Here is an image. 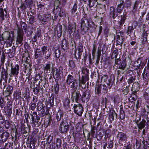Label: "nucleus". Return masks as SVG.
I'll list each match as a JSON object with an SVG mask.
<instances>
[{"instance_id": "obj_1", "label": "nucleus", "mask_w": 149, "mask_h": 149, "mask_svg": "<svg viewBox=\"0 0 149 149\" xmlns=\"http://www.w3.org/2000/svg\"><path fill=\"white\" fill-rule=\"evenodd\" d=\"M70 123H68V121L66 120H62L59 126V130L60 132L65 134L69 130L70 127Z\"/></svg>"}, {"instance_id": "obj_2", "label": "nucleus", "mask_w": 149, "mask_h": 149, "mask_svg": "<svg viewBox=\"0 0 149 149\" xmlns=\"http://www.w3.org/2000/svg\"><path fill=\"white\" fill-rule=\"evenodd\" d=\"M77 79H75L73 76L70 74L68 75L66 80V83L67 84L69 85L72 83L71 86V88H74V89H77Z\"/></svg>"}, {"instance_id": "obj_3", "label": "nucleus", "mask_w": 149, "mask_h": 149, "mask_svg": "<svg viewBox=\"0 0 149 149\" xmlns=\"http://www.w3.org/2000/svg\"><path fill=\"white\" fill-rule=\"evenodd\" d=\"M18 28L17 30V36L16 38V44H21L22 45L23 44L22 42L23 39V36L24 33L23 30L19 27L18 24H17Z\"/></svg>"}, {"instance_id": "obj_4", "label": "nucleus", "mask_w": 149, "mask_h": 149, "mask_svg": "<svg viewBox=\"0 0 149 149\" xmlns=\"http://www.w3.org/2000/svg\"><path fill=\"white\" fill-rule=\"evenodd\" d=\"M81 30L83 34L86 33L88 30L89 26V22L88 20L85 17L83 18L81 20Z\"/></svg>"}, {"instance_id": "obj_5", "label": "nucleus", "mask_w": 149, "mask_h": 149, "mask_svg": "<svg viewBox=\"0 0 149 149\" xmlns=\"http://www.w3.org/2000/svg\"><path fill=\"white\" fill-rule=\"evenodd\" d=\"M74 113L79 116H81L83 111V107L81 104H74L73 106Z\"/></svg>"}, {"instance_id": "obj_6", "label": "nucleus", "mask_w": 149, "mask_h": 149, "mask_svg": "<svg viewBox=\"0 0 149 149\" xmlns=\"http://www.w3.org/2000/svg\"><path fill=\"white\" fill-rule=\"evenodd\" d=\"M19 66L18 64H16L15 66L13 68H12L10 70V73L9 75L11 77H13V76H17L19 73Z\"/></svg>"}, {"instance_id": "obj_7", "label": "nucleus", "mask_w": 149, "mask_h": 149, "mask_svg": "<svg viewBox=\"0 0 149 149\" xmlns=\"http://www.w3.org/2000/svg\"><path fill=\"white\" fill-rule=\"evenodd\" d=\"M102 80L104 81V82L108 86H112L113 84V82L112 81L111 77L109 78L107 75H104V76L102 77Z\"/></svg>"}, {"instance_id": "obj_8", "label": "nucleus", "mask_w": 149, "mask_h": 149, "mask_svg": "<svg viewBox=\"0 0 149 149\" xmlns=\"http://www.w3.org/2000/svg\"><path fill=\"white\" fill-rule=\"evenodd\" d=\"M116 137L119 141L121 142H124L126 141L127 139L126 134L122 132H118Z\"/></svg>"}, {"instance_id": "obj_9", "label": "nucleus", "mask_w": 149, "mask_h": 149, "mask_svg": "<svg viewBox=\"0 0 149 149\" xmlns=\"http://www.w3.org/2000/svg\"><path fill=\"white\" fill-rule=\"evenodd\" d=\"M91 92L89 90H87L83 93L82 96V100L85 102H87L89 100L91 97Z\"/></svg>"}, {"instance_id": "obj_10", "label": "nucleus", "mask_w": 149, "mask_h": 149, "mask_svg": "<svg viewBox=\"0 0 149 149\" xmlns=\"http://www.w3.org/2000/svg\"><path fill=\"white\" fill-rule=\"evenodd\" d=\"M109 16L112 17L113 19H115L117 16V13L116 11L115 8L113 6L110 7L109 11Z\"/></svg>"}, {"instance_id": "obj_11", "label": "nucleus", "mask_w": 149, "mask_h": 149, "mask_svg": "<svg viewBox=\"0 0 149 149\" xmlns=\"http://www.w3.org/2000/svg\"><path fill=\"white\" fill-rule=\"evenodd\" d=\"M73 98L76 102L79 100L81 98V95L79 91L73 93L72 95Z\"/></svg>"}, {"instance_id": "obj_12", "label": "nucleus", "mask_w": 149, "mask_h": 149, "mask_svg": "<svg viewBox=\"0 0 149 149\" xmlns=\"http://www.w3.org/2000/svg\"><path fill=\"white\" fill-rule=\"evenodd\" d=\"M142 61V57H140L137 60L134 62V67H136V69H138L140 68Z\"/></svg>"}, {"instance_id": "obj_13", "label": "nucleus", "mask_w": 149, "mask_h": 149, "mask_svg": "<svg viewBox=\"0 0 149 149\" xmlns=\"http://www.w3.org/2000/svg\"><path fill=\"white\" fill-rule=\"evenodd\" d=\"M2 38L6 40H10V39L11 36L9 32L6 31L4 32L2 34Z\"/></svg>"}, {"instance_id": "obj_14", "label": "nucleus", "mask_w": 149, "mask_h": 149, "mask_svg": "<svg viewBox=\"0 0 149 149\" xmlns=\"http://www.w3.org/2000/svg\"><path fill=\"white\" fill-rule=\"evenodd\" d=\"M9 134L7 132H3L1 136L2 140L3 142H5L9 137Z\"/></svg>"}, {"instance_id": "obj_15", "label": "nucleus", "mask_w": 149, "mask_h": 149, "mask_svg": "<svg viewBox=\"0 0 149 149\" xmlns=\"http://www.w3.org/2000/svg\"><path fill=\"white\" fill-rule=\"evenodd\" d=\"M124 3L123 0H121L120 4L118 6L117 10L118 13H121V11L123 10L124 6H123V5Z\"/></svg>"}, {"instance_id": "obj_16", "label": "nucleus", "mask_w": 149, "mask_h": 149, "mask_svg": "<svg viewBox=\"0 0 149 149\" xmlns=\"http://www.w3.org/2000/svg\"><path fill=\"white\" fill-rule=\"evenodd\" d=\"M51 64H48L45 65H43V69L45 73H49L50 71Z\"/></svg>"}, {"instance_id": "obj_17", "label": "nucleus", "mask_w": 149, "mask_h": 149, "mask_svg": "<svg viewBox=\"0 0 149 149\" xmlns=\"http://www.w3.org/2000/svg\"><path fill=\"white\" fill-rule=\"evenodd\" d=\"M146 122V120L144 119H143L139 124H137V126L139 130H141L145 127Z\"/></svg>"}, {"instance_id": "obj_18", "label": "nucleus", "mask_w": 149, "mask_h": 149, "mask_svg": "<svg viewBox=\"0 0 149 149\" xmlns=\"http://www.w3.org/2000/svg\"><path fill=\"white\" fill-rule=\"evenodd\" d=\"M123 36H120L119 35L117 36V42L118 45L122 44L123 42Z\"/></svg>"}, {"instance_id": "obj_19", "label": "nucleus", "mask_w": 149, "mask_h": 149, "mask_svg": "<svg viewBox=\"0 0 149 149\" xmlns=\"http://www.w3.org/2000/svg\"><path fill=\"white\" fill-rule=\"evenodd\" d=\"M63 115V112L61 111H58L56 115V119L58 121H60Z\"/></svg>"}, {"instance_id": "obj_20", "label": "nucleus", "mask_w": 149, "mask_h": 149, "mask_svg": "<svg viewBox=\"0 0 149 149\" xmlns=\"http://www.w3.org/2000/svg\"><path fill=\"white\" fill-rule=\"evenodd\" d=\"M121 19L119 22V23L120 26H122L124 23L126 19L125 16L124 15H121Z\"/></svg>"}, {"instance_id": "obj_21", "label": "nucleus", "mask_w": 149, "mask_h": 149, "mask_svg": "<svg viewBox=\"0 0 149 149\" xmlns=\"http://www.w3.org/2000/svg\"><path fill=\"white\" fill-rule=\"evenodd\" d=\"M57 10L58 11L59 10H60L59 12L58 13V15L60 17H62L64 15L65 13L63 10L61 9L58 6H57L56 8L54 10V11Z\"/></svg>"}, {"instance_id": "obj_22", "label": "nucleus", "mask_w": 149, "mask_h": 149, "mask_svg": "<svg viewBox=\"0 0 149 149\" xmlns=\"http://www.w3.org/2000/svg\"><path fill=\"white\" fill-rule=\"evenodd\" d=\"M117 115L115 111L113 112H112L109 115L110 118L111 120H113L117 118Z\"/></svg>"}, {"instance_id": "obj_23", "label": "nucleus", "mask_w": 149, "mask_h": 149, "mask_svg": "<svg viewBox=\"0 0 149 149\" xmlns=\"http://www.w3.org/2000/svg\"><path fill=\"white\" fill-rule=\"evenodd\" d=\"M134 30L133 26H129L128 27L127 33V35L130 36Z\"/></svg>"}, {"instance_id": "obj_24", "label": "nucleus", "mask_w": 149, "mask_h": 149, "mask_svg": "<svg viewBox=\"0 0 149 149\" xmlns=\"http://www.w3.org/2000/svg\"><path fill=\"white\" fill-rule=\"evenodd\" d=\"M62 141L59 138H58L56 139V144L57 148H60L61 145Z\"/></svg>"}, {"instance_id": "obj_25", "label": "nucleus", "mask_w": 149, "mask_h": 149, "mask_svg": "<svg viewBox=\"0 0 149 149\" xmlns=\"http://www.w3.org/2000/svg\"><path fill=\"white\" fill-rule=\"evenodd\" d=\"M48 51L49 52V51L47 46H44L41 48V52L43 54L47 52Z\"/></svg>"}, {"instance_id": "obj_26", "label": "nucleus", "mask_w": 149, "mask_h": 149, "mask_svg": "<svg viewBox=\"0 0 149 149\" xmlns=\"http://www.w3.org/2000/svg\"><path fill=\"white\" fill-rule=\"evenodd\" d=\"M101 88L100 85H98L96 86L95 88V93L99 94L101 93Z\"/></svg>"}, {"instance_id": "obj_27", "label": "nucleus", "mask_w": 149, "mask_h": 149, "mask_svg": "<svg viewBox=\"0 0 149 149\" xmlns=\"http://www.w3.org/2000/svg\"><path fill=\"white\" fill-rule=\"evenodd\" d=\"M51 53L50 52H47L43 54V57L46 59H48L50 57L51 55Z\"/></svg>"}, {"instance_id": "obj_28", "label": "nucleus", "mask_w": 149, "mask_h": 149, "mask_svg": "<svg viewBox=\"0 0 149 149\" xmlns=\"http://www.w3.org/2000/svg\"><path fill=\"white\" fill-rule=\"evenodd\" d=\"M5 14L3 8H0V16L2 20H3L4 19Z\"/></svg>"}, {"instance_id": "obj_29", "label": "nucleus", "mask_w": 149, "mask_h": 149, "mask_svg": "<svg viewBox=\"0 0 149 149\" xmlns=\"http://www.w3.org/2000/svg\"><path fill=\"white\" fill-rule=\"evenodd\" d=\"M57 36L58 38L61 37L62 33V29L61 27H59L58 29H57Z\"/></svg>"}, {"instance_id": "obj_30", "label": "nucleus", "mask_w": 149, "mask_h": 149, "mask_svg": "<svg viewBox=\"0 0 149 149\" xmlns=\"http://www.w3.org/2000/svg\"><path fill=\"white\" fill-rule=\"evenodd\" d=\"M126 64L125 61H123L122 62L120 66H119V68L124 70L126 67Z\"/></svg>"}, {"instance_id": "obj_31", "label": "nucleus", "mask_w": 149, "mask_h": 149, "mask_svg": "<svg viewBox=\"0 0 149 149\" xmlns=\"http://www.w3.org/2000/svg\"><path fill=\"white\" fill-rule=\"evenodd\" d=\"M6 90L8 93V95H10L13 93V87L11 86H9L6 88Z\"/></svg>"}, {"instance_id": "obj_32", "label": "nucleus", "mask_w": 149, "mask_h": 149, "mask_svg": "<svg viewBox=\"0 0 149 149\" xmlns=\"http://www.w3.org/2000/svg\"><path fill=\"white\" fill-rule=\"evenodd\" d=\"M35 18L32 15H30L29 20V22L30 24H32L33 23L35 22Z\"/></svg>"}, {"instance_id": "obj_33", "label": "nucleus", "mask_w": 149, "mask_h": 149, "mask_svg": "<svg viewBox=\"0 0 149 149\" xmlns=\"http://www.w3.org/2000/svg\"><path fill=\"white\" fill-rule=\"evenodd\" d=\"M55 57L57 58H58L61 55V51L59 49H56L55 50Z\"/></svg>"}, {"instance_id": "obj_34", "label": "nucleus", "mask_w": 149, "mask_h": 149, "mask_svg": "<svg viewBox=\"0 0 149 149\" xmlns=\"http://www.w3.org/2000/svg\"><path fill=\"white\" fill-rule=\"evenodd\" d=\"M87 79L86 77L82 76V77L81 79L79 80L80 83L83 84H85L87 81Z\"/></svg>"}, {"instance_id": "obj_35", "label": "nucleus", "mask_w": 149, "mask_h": 149, "mask_svg": "<svg viewBox=\"0 0 149 149\" xmlns=\"http://www.w3.org/2000/svg\"><path fill=\"white\" fill-rule=\"evenodd\" d=\"M77 49L79 53L83 52V45L81 43L79 44L78 46L77 47Z\"/></svg>"}, {"instance_id": "obj_36", "label": "nucleus", "mask_w": 149, "mask_h": 149, "mask_svg": "<svg viewBox=\"0 0 149 149\" xmlns=\"http://www.w3.org/2000/svg\"><path fill=\"white\" fill-rule=\"evenodd\" d=\"M54 92H55L56 94H57L59 90V86L58 84H56L54 86Z\"/></svg>"}, {"instance_id": "obj_37", "label": "nucleus", "mask_w": 149, "mask_h": 149, "mask_svg": "<svg viewBox=\"0 0 149 149\" xmlns=\"http://www.w3.org/2000/svg\"><path fill=\"white\" fill-rule=\"evenodd\" d=\"M69 66L72 68H74L75 67V65L73 61H69Z\"/></svg>"}, {"instance_id": "obj_38", "label": "nucleus", "mask_w": 149, "mask_h": 149, "mask_svg": "<svg viewBox=\"0 0 149 149\" xmlns=\"http://www.w3.org/2000/svg\"><path fill=\"white\" fill-rule=\"evenodd\" d=\"M53 136H51V135L49 136L46 139L47 141V142L48 143V144L51 143L53 140Z\"/></svg>"}, {"instance_id": "obj_39", "label": "nucleus", "mask_w": 149, "mask_h": 149, "mask_svg": "<svg viewBox=\"0 0 149 149\" xmlns=\"http://www.w3.org/2000/svg\"><path fill=\"white\" fill-rule=\"evenodd\" d=\"M20 24L21 26V27L24 29V30H26V29L27 24L24 22H23L22 21L20 22Z\"/></svg>"}, {"instance_id": "obj_40", "label": "nucleus", "mask_w": 149, "mask_h": 149, "mask_svg": "<svg viewBox=\"0 0 149 149\" xmlns=\"http://www.w3.org/2000/svg\"><path fill=\"white\" fill-rule=\"evenodd\" d=\"M147 34L146 33H144L143 34V36L142 38L143 39L142 41L143 42H145L147 40Z\"/></svg>"}, {"instance_id": "obj_41", "label": "nucleus", "mask_w": 149, "mask_h": 149, "mask_svg": "<svg viewBox=\"0 0 149 149\" xmlns=\"http://www.w3.org/2000/svg\"><path fill=\"white\" fill-rule=\"evenodd\" d=\"M96 47L95 46V45L94 44L93 48L92 51V54L93 56V58L95 57V53L96 52Z\"/></svg>"}, {"instance_id": "obj_42", "label": "nucleus", "mask_w": 149, "mask_h": 149, "mask_svg": "<svg viewBox=\"0 0 149 149\" xmlns=\"http://www.w3.org/2000/svg\"><path fill=\"white\" fill-rule=\"evenodd\" d=\"M118 55V50H115L113 52L112 55V57H113V58H116L117 56Z\"/></svg>"}, {"instance_id": "obj_43", "label": "nucleus", "mask_w": 149, "mask_h": 149, "mask_svg": "<svg viewBox=\"0 0 149 149\" xmlns=\"http://www.w3.org/2000/svg\"><path fill=\"white\" fill-rule=\"evenodd\" d=\"M4 99L3 98L1 97L0 98V107L1 108H3L4 106Z\"/></svg>"}, {"instance_id": "obj_44", "label": "nucleus", "mask_w": 149, "mask_h": 149, "mask_svg": "<svg viewBox=\"0 0 149 149\" xmlns=\"http://www.w3.org/2000/svg\"><path fill=\"white\" fill-rule=\"evenodd\" d=\"M131 2L130 0H126L125 2V6L127 7H130L131 5Z\"/></svg>"}, {"instance_id": "obj_45", "label": "nucleus", "mask_w": 149, "mask_h": 149, "mask_svg": "<svg viewBox=\"0 0 149 149\" xmlns=\"http://www.w3.org/2000/svg\"><path fill=\"white\" fill-rule=\"evenodd\" d=\"M40 51L38 50V49H36L35 54V57L36 58H38L40 55Z\"/></svg>"}, {"instance_id": "obj_46", "label": "nucleus", "mask_w": 149, "mask_h": 149, "mask_svg": "<svg viewBox=\"0 0 149 149\" xmlns=\"http://www.w3.org/2000/svg\"><path fill=\"white\" fill-rule=\"evenodd\" d=\"M37 116L36 112H34L33 113V114L32 115V121H34L35 119H36V118L37 117Z\"/></svg>"}, {"instance_id": "obj_47", "label": "nucleus", "mask_w": 149, "mask_h": 149, "mask_svg": "<svg viewBox=\"0 0 149 149\" xmlns=\"http://www.w3.org/2000/svg\"><path fill=\"white\" fill-rule=\"evenodd\" d=\"M77 10V4L75 3L72 9V13H74Z\"/></svg>"}, {"instance_id": "obj_48", "label": "nucleus", "mask_w": 149, "mask_h": 149, "mask_svg": "<svg viewBox=\"0 0 149 149\" xmlns=\"http://www.w3.org/2000/svg\"><path fill=\"white\" fill-rule=\"evenodd\" d=\"M40 19L41 21V22L42 24H45L47 22V19L44 18H42V17H41V18H40Z\"/></svg>"}, {"instance_id": "obj_49", "label": "nucleus", "mask_w": 149, "mask_h": 149, "mask_svg": "<svg viewBox=\"0 0 149 149\" xmlns=\"http://www.w3.org/2000/svg\"><path fill=\"white\" fill-rule=\"evenodd\" d=\"M147 74H148L147 73H146V74H145V72L143 73L142 74V76L143 79L145 81L146 80L148 79V77L147 76Z\"/></svg>"}, {"instance_id": "obj_50", "label": "nucleus", "mask_w": 149, "mask_h": 149, "mask_svg": "<svg viewBox=\"0 0 149 149\" xmlns=\"http://www.w3.org/2000/svg\"><path fill=\"white\" fill-rule=\"evenodd\" d=\"M63 103L65 106L68 105L70 103L69 100L68 98H65L64 101Z\"/></svg>"}, {"instance_id": "obj_51", "label": "nucleus", "mask_w": 149, "mask_h": 149, "mask_svg": "<svg viewBox=\"0 0 149 149\" xmlns=\"http://www.w3.org/2000/svg\"><path fill=\"white\" fill-rule=\"evenodd\" d=\"M30 148L31 149H34L35 148V143L33 141L31 143L30 145Z\"/></svg>"}, {"instance_id": "obj_52", "label": "nucleus", "mask_w": 149, "mask_h": 149, "mask_svg": "<svg viewBox=\"0 0 149 149\" xmlns=\"http://www.w3.org/2000/svg\"><path fill=\"white\" fill-rule=\"evenodd\" d=\"M5 127L6 129H8L10 127V123L8 121H6L5 122Z\"/></svg>"}, {"instance_id": "obj_53", "label": "nucleus", "mask_w": 149, "mask_h": 149, "mask_svg": "<svg viewBox=\"0 0 149 149\" xmlns=\"http://www.w3.org/2000/svg\"><path fill=\"white\" fill-rule=\"evenodd\" d=\"M120 61L121 59L120 58L116 59L115 61V64L117 65H119L120 63Z\"/></svg>"}, {"instance_id": "obj_54", "label": "nucleus", "mask_w": 149, "mask_h": 149, "mask_svg": "<svg viewBox=\"0 0 149 149\" xmlns=\"http://www.w3.org/2000/svg\"><path fill=\"white\" fill-rule=\"evenodd\" d=\"M48 15H45L44 18L47 19L50 17V13L49 12H47Z\"/></svg>"}, {"instance_id": "obj_55", "label": "nucleus", "mask_w": 149, "mask_h": 149, "mask_svg": "<svg viewBox=\"0 0 149 149\" xmlns=\"http://www.w3.org/2000/svg\"><path fill=\"white\" fill-rule=\"evenodd\" d=\"M36 105L35 103L32 104L31 106V108L32 110H34L36 108Z\"/></svg>"}, {"instance_id": "obj_56", "label": "nucleus", "mask_w": 149, "mask_h": 149, "mask_svg": "<svg viewBox=\"0 0 149 149\" xmlns=\"http://www.w3.org/2000/svg\"><path fill=\"white\" fill-rule=\"evenodd\" d=\"M40 89L39 88L36 87L34 89V92L36 94H37L39 92Z\"/></svg>"}, {"instance_id": "obj_57", "label": "nucleus", "mask_w": 149, "mask_h": 149, "mask_svg": "<svg viewBox=\"0 0 149 149\" xmlns=\"http://www.w3.org/2000/svg\"><path fill=\"white\" fill-rule=\"evenodd\" d=\"M91 134L93 135L95 133V128L94 127H92V125L91 126Z\"/></svg>"}, {"instance_id": "obj_58", "label": "nucleus", "mask_w": 149, "mask_h": 149, "mask_svg": "<svg viewBox=\"0 0 149 149\" xmlns=\"http://www.w3.org/2000/svg\"><path fill=\"white\" fill-rule=\"evenodd\" d=\"M102 30V27L101 26H100L99 27V30L98 32V36H99Z\"/></svg>"}, {"instance_id": "obj_59", "label": "nucleus", "mask_w": 149, "mask_h": 149, "mask_svg": "<svg viewBox=\"0 0 149 149\" xmlns=\"http://www.w3.org/2000/svg\"><path fill=\"white\" fill-rule=\"evenodd\" d=\"M40 31H37V33L36 34V35L35 36L38 37H39L40 36Z\"/></svg>"}, {"instance_id": "obj_60", "label": "nucleus", "mask_w": 149, "mask_h": 149, "mask_svg": "<svg viewBox=\"0 0 149 149\" xmlns=\"http://www.w3.org/2000/svg\"><path fill=\"white\" fill-rule=\"evenodd\" d=\"M128 80L131 83L133 82L134 80V78H133V77H132L131 78H130L128 79Z\"/></svg>"}, {"instance_id": "obj_61", "label": "nucleus", "mask_w": 149, "mask_h": 149, "mask_svg": "<svg viewBox=\"0 0 149 149\" xmlns=\"http://www.w3.org/2000/svg\"><path fill=\"white\" fill-rule=\"evenodd\" d=\"M136 96V95H132L130 98L132 100L135 101L136 100V98L135 97Z\"/></svg>"}, {"instance_id": "obj_62", "label": "nucleus", "mask_w": 149, "mask_h": 149, "mask_svg": "<svg viewBox=\"0 0 149 149\" xmlns=\"http://www.w3.org/2000/svg\"><path fill=\"white\" fill-rule=\"evenodd\" d=\"M144 97L146 100H148L149 99V96L148 95V93H146V94H145Z\"/></svg>"}, {"instance_id": "obj_63", "label": "nucleus", "mask_w": 149, "mask_h": 149, "mask_svg": "<svg viewBox=\"0 0 149 149\" xmlns=\"http://www.w3.org/2000/svg\"><path fill=\"white\" fill-rule=\"evenodd\" d=\"M67 0H62V5L64 6L66 3Z\"/></svg>"}, {"instance_id": "obj_64", "label": "nucleus", "mask_w": 149, "mask_h": 149, "mask_svg": "<svg viewBox=\"0 0 149 149\" xmlns=\"http://www.w3.org/2000/svg\"><path fill=\"white\" fill-rule=\"evenodd\" d=\"M33 42H36L37 41V37L36 36H35L33 37V39L32 40Z\"/></svg>"}]
</instances>
